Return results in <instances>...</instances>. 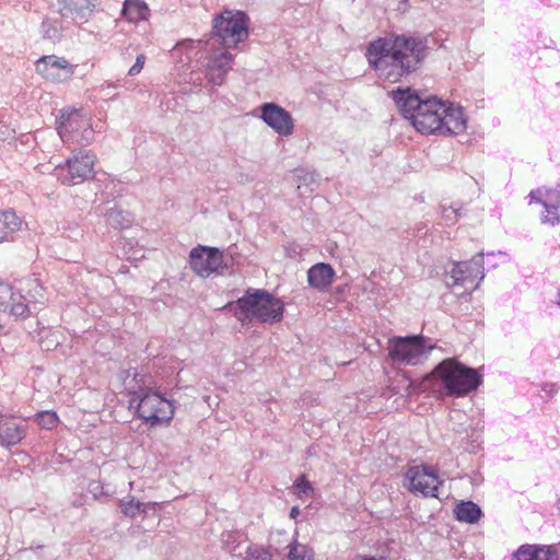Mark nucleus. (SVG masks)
I'll return each instance as SVG.
<instances>
[{
    "label": "nucleus",
    "mask_w": 560,
    "mask_h": 560,
    "mask_svg": "<svg viewBox=\"0 0 560 560\" xmlns=\"http://www.w3.org/2000/svg\"><path fill=\"white\" fill-rule=\"evenodd\" d=\"M284 304L267 291L249 289L235 302L234 315L242 325L254 320L262 324L279 322L283 316Z\"/></svg>",
    "instance_id": "obj_4"
},
{
    "label": "nucleus",
    "mask_w": 560,
    "mask_h": 560,
    "mask_svg": "<svg viewBox=\"0 0 560 560\" xmlns=\"http://www.w3.org/2000/svg\"><path fill=\"white\" fill-rule=\"evenodd\" d=\"M293 490L294 494L299 499H303L305 497L311 495L314 492V488L310 483V481L306 480L305 476H300L293 483Z\"/></svg>",
    "instance_id": "obj_33"
},
{
    "label": "nucleus",
    "mask_w": 560,
    "mask_h": 560,
    "mask_svg": "<svg viewBox=\"0 0 560 560\" xmlns=\"http://www.w3.org/2000/svg\"><path fill=\"white\" fill-rule=\"evenodd\" d=\"M16 291L26 296L22 302L30 305V314L36 310L37 304L45 302V291L37 278H27L20 280L16 284Z\"/></svg>",
    "instance_id": "obj_19"
},
{
    "label": "nucleus",
    "mask_w": 560,
    "mask_h": 560,
    "mask_svg": "<svg viewBox=\"0 0 560 560\" xmlns=\"http://www.w3.org/2000/svg\"><path fill=\"white\" fill-rule=\"evenodd\" d=\"M407 487L412 493L423 497H438L441 481L429 466H413L406 472Z\"/></svg>",
    "instance_id": "obj_13"
},
{
    "label": "nucleus",
    "mask_w": 560,
    "mask_h": 560,
    "mask_svg": "<svg viewBox=\"0 0 560 560\" xmlns=\"http://www.w3.org/2000/svg\"><path fill=\"white\" fill-rule=\"evenodd\" d=\"M36 421L43 429L50 430L57 425L59 418L56 412L45 410L36 415Z\"/></svg>",
    "instance_id": "obj_32"
},
{
    "label": "nucleus",
    "mask_w": 560,
    "mask_h": 560,
    "mask_svg": "<svg viewBox=\"0 0 560 560\" xmlns=\"http://www.w3.org/2000/svg\"><path fill=\"white\" fill-rule=\"evenodd\" d=\"M545 213L541 215V222L556 225L560 222V190L548 192L547 200L542 202Z\"/></svg>",
    "instance_id": "obj_25"
},
{
    "label": "nucleus",
    "mask_w": 560,
    "mask_h": 560,
    "mask_svg": "<svg viewBox=\"0 0 560 560\" xmlns=\"http://www.w3.org/2000/svg\"><path fill=\"white\" fill-rule=\"evenodd\" d=\"M129 488L132 489L133 488V481H130L129 482Z\"/></svg>",
    "instance_id": "obj_39"
},
{
    "label": "nucleus",
    "mask_w": 560,
    "mask_h": 560,
    "mask_svg": "<svg viewBox=\"0 0 560 560\" xmlns=\"http://www.w3.org/2000/svg\"><path fill=\"white\" fill-rule=\"evenodd\" d=\"M106 223L113 229L124 230L131 226L133 217L117 205H113L105 210Z\"/></svg>",
    "instance_id": "obj_24"
},
{
    "label": "nucleus",
    "mask_w": 560,
    "mask_h": 560,
    "mask_svg": "<svg viewBox=\"0 0 560 560\" xmlns=\"http://www.w3.org/2000/svg\"><path fill=\"white\" fill-rule=\"evenodd\" d=\"M558 298H559V299H558V302H557V303H558V305L560 306V290H559V292H558Z\"/></svg>",
    "instance_id": "obj_38"
},
{
    "label": "nucleus",
    "mask_w": 560,
    "mask_h": 560,
    "mask_svg": "<svg viewBox=\"0 0 560 560\" xmlns=\"http://www.w3.org/2000/svg\"><path fill=\"white\" fill-rule=\"evenodd\" d=\"M529 197H530L532 199H534V198H535L534 192H532V194L529 195Z\"/></svg>",
    "instance_id": "obj_41"
},
{
    "label": "nucleus",
    "mask_w": 560,
    "mask_h": 560,
    "mask_svg": "<svg viewBox=\"0 0 560 560\" xmlns=\"http://www.w3.org/2000/svg\"><path fill=\"white\" fill-rule=\"evenodd\" d=\"M36 71L46 80L62 82L73 74L72 66L65 58L43 56L36 61Z\"/></svg>",
    "instance_id": "obj_15"
},
{
    "label": "nucleus",
    "mask_w": 560,
    "mask_h": 560,
    "mask_svg": "<svg viewBox=\"0 0 560 560\" xmlns=\"http://www.w3.org/2000/svg\"><path fill=\"white\" fill-rule=\"evenodd\" d=\"M425 48V42L419 37L389 35L372 42L366 58L380 78L397 82L417 69Z\"/></svg>",
    "instance_id": "obj_1"
},
{
    "label": "nucleus",
    "mask_w": 560,
    "mask_h": 560,
    "mask_svg": "<svg viewBox=\"0 0 560 560\" xmlns=\"http://www.w3.org/2000/svg\"><path fill=\"white\" fill-rule=\"evenodd\" d=\"M145 63V56L143 54L139 55L136 59V62L130 67L128 74L131 77L138 75Z\"/></svg>",
    "instance_id": "obj_35"
},
{
    "label": "nucleus",
    "mask_w": 560,
    "mask_h": 560,
    "mask_svg": "<svg viewBox=\"0 0 560 560\" xmlns=\"http://www.w3.org/2000/svg\"><path fill=\"white\" fill-rule=\"evenodd\" d=\"M147 504L141 503L132 495H127L120 500V510L124 515L135 518L141 513H147Z\"/></svg>",
    "instance_id": "obj_30"
},
{
    "label": "nucleus",
    "mask_w": 560,
    "mask_h": 560,
    "mask_svg": "<svg viewBox=\"0 0 560 560\" xmlns=\"http://www.w3.org/2000/svg\"><path fill=\"white\" fill-rule=\"evenodd\" d=\"M387 349L394 364L418 365L429 358L434 346L428 343L422 336H408L389 339Z\"/></svg>",
    "instance_id": "obj_7"
},
{
    "label": "nucleus",
    "mask_w": 560,
    "mask_h": 560,
    "mask_svg": "<svg viewBox=\"0 0 560 560\" xmlns=\"http://www.w3.org/2000/svg\"><path fill=\"white\" fill-rule=\"evenodd\" d=\"M259 118L280 137H290L294 131L292 115L276 103H264Z\"/></svg>",
    "instance_id": "obj_14"
},
{
    "label": "nucleus",
    "mask_w": 560,
    "mask_h": 560,
    "mask_svg": "<svg viewBox=\"0 0 560 560\" xmlns=\"http://www.w3.org/2000/svg\"><path fill=\"white\" fill-rule=\"evenodd\" d=\"M482 260L483 254L479 253L468 261L454 264L450 271L452 282H448V284L453 288L463 287L464 291L458 294L470 293L476 290L485 277Z\"/></svg>",
    "instance_id": "obj_10"
},
{
    "label": "nucleus",
    "mask_w": 560,
    "mask_h": 560,
    "mask_svg": "<svg viewBox=\"0 0 560 560\" xmlns=\"http://www.w3.org/2000/svg\"><path fill=\"white\" fill-rule=\"evenodd\" d=\"M121 16L131 24L148 21L150 9L143 0H125L121 9Z\"/></svg>",
    "instance_id": "obj_22"
},
{
    "label": "nucleus",
    "mask_w": 560,
    "mask_h": 560,
    "mask_svg": "<svg viewBox=\"0 0 560 560\" xmlns=\"http://www.w3.org/2000/svg\"><path fill=\"white\" fill-rule=\"evenodd\" d=\"M22 226V220L15 212L5 210L0 212V243L11 240Z\"/></svg>",
    "instance_id": "obj_26"
},
{
    "label": "nucleus",
    "mask_w": 560,
    "mask_h": 560,
    "mask_svg": "<svg viewBox=\"0 0 560 560\" xmlns=\"http://www.w3.org/2000/svg\"><path fill=\"white\" fill-rule=\"evenodd\" d=\"M95 161L92 152L79 151L55 167V176L63 185L80 184L93 177Z\"/></svg>",
    "instance_id": "obj_9"
},
{
    "label": "nucleus",
    "mask_w": 560,
    "mask_h": 560,
    "mask_svg": "<svg viewBox=\"0 0 560 560\" xmlns=\"http://www.w3.org/2000/svg\"><path fill=\"white\" fill-rule=\"evenodd\" d=\"M234 56L223 48L211 49L205 58L203 73L208 84L222 86L232 69Z\"/></svg>",
    "instance_id": "obj_11"
},
{
    "label": "nucleus",
    "mask_w": 560,
    "mask_h": 560,
    "mask_svg": "<svg viewBox=\"0 0 560 560\" xmlns=\"http://www.w3.org/2000/svg\"><path fill=\"white\" fill-rule=\"evenodd\" d=\"M439 212L444 224L450 226L458 221L464 209L462 205L444 199L439 206Z\"/></svg>",
    "instance_id": "obj_28"
},
{
    "label": "nucleus",
    "mask_w": 560,
    "mask_h": 560,
    "mask_svg": "<svg viewBox=\"0 0 560 560\" xmlns=\"http://www.w3.org/2000/svg\"><path fill=\"white\" fill-rule=\"evenodd\" d=\"M288 559L289 560H314L315 552L313 548L307 545L299 542L293 539L289 546Z\"/></svg>",
    "instance_id": "obj_29"
},
{
    "label": "nucleus",
    "mask_w": 560,
    "mask_h": 560,
    "mask_svg": "<svg viewBox=\"0 0 560 560\" xmlns=\"http://www.w3.org/2000/svg\"><path fill=\"white\" fill-rule=\"evenodd\" d=\"M299 514H300V510H299V508H298V506H293V508L291 509V511H290V516H291L292 518H295Z\"/></svg>",
    "instance_id": "obj_37"
},
{
    "label": "nucleus",
    "mask_w": 560,
    "mask_h": 560,
    "mask_svg": "<svg viewBox=\"0 0 560 560\" xmlns=\"http://www.w3.org/2000/svg\"><path fill=\"white\" fill-rule=\"evenodd\" d=\"M10 283L0 281V311H9L15 318H24L30 315V305L22 302L25 295L15 292Z\"/></svg>",
    "instance_id": "obj_16"
},
{
    "label": "nucleus",
    "mask_w": 560,
    "mask_h": 560,
    "mask_svg": "<svg viewBox=\"0 0 560 560\" xmlns=\"http://www.w3.org/2000/svg\"><path fill=\"white\" fill-rule=\"evenodd\" d=\"M136 370L128 371L124 381L125 389L129 393L130 406L136 407L137 416L150 428L167 427L175 412L173 401L156 392L148 390L137 381Z\"/></svg>",
    "instance_id": "obj_3"
},
{
    "label": "nucleus",
    "mask_w": 560,
    "mask_h": 560,
    "mask_svg": "<svg viewBox=\"0 0 560 560\" xmlns=\"http://www.w3.org/2000/svg\"><path fill=\"white\" fill-rule=\"evenodd\" d=\"M100 0H58L60 13L77 23H85L96 11Z\"/></svg>",
    "instance_id": "obj_18"
},
{
    "label": "nucleus",
    "mask_w": 560,
    "mask_h": 560,
    "mask_svg": "<svg viewBox=\"0 0 560 560\" xmlns=\"http://www.w3.org/2000/svg\"><path fill=\"white\" fill-rule=\"evenodd\" d=\"M454 514L457 521L474 524L480 520L482 512L476 503L463 501L456 505Z\"/></svg>",
    "instance_id": "obj_27"
},
{
    "label": "nucleus",
    "mask_w": 560,
    "mask_h": 560,
    "mask_svg": "<svg viewBox=\"0 0 560 560\" xmlns=\"http://www.w3.org/2000/svg\"><path fill=\"white\" fill-rule=\"evenodd\" d=\"M431 376L440 382L448 396L463 397L476 390L482 382L477 370L468 368L456 359H445L432 371Z\"/></svg>",
    "instance_id": "obj_5"
},
{
    "label": "nucleus",
    "mask_w": 560,
    "mask_h": 560,
    "mask_svg": "<svg viewBox=\"0 0 560 560\" xmlns=\"http://www.w3.org/2000/svg\"><path fill=\"white\" fill-rule=\"evenodd\" d=\"M246 560H271V555L262 547H248L246 551Z\"/></svg>",
    "instance_id": "obj_34"
},
{
    "label": "nucleus",
    "mask_w": 560,
    "mask_h": 560,
    "mask_svg": "<svg viewBox=\"0 0 560 560\" xmlns=\"http://www.w3.org/2000/svg\"><path fill=\"white\" fill-rule=\"evenodd\" d=\"M42 33L45 38L56 40L60 38L61 25L57 20L46 19L42 23Z\"/></svg>",
    "instance_id": "obj_31"
},
{
    "label": "nucleus",
    "mask_w": 560,
    "mask_h": 560,
    "mask_svg": "<svg viewBox=\"0 0 560 560\" xmlns=\"http://www.w3.org/2000/svg\"><path fill=\"white\" fill-rule=\"evenodd\" d=\"M556 555V549L552 546L523 545L514 556L516 560H553Z\"/></svg>",
    "instance_id": "obj_23"
},
{
    "label": "nucleus",
    "mask_w": 560,
    "mask_h": 560,
    "mask_svg": "<svg viewBox=\"0 0 560 560\" xmlns=\"http://www.w3.org/2000/svg\"><path fill=\"white\" fill-rule=\"evenodd\" d=\"M445 113L442 115L441 130L439 135L452 136L465 132L467 117L460 106L444 102Z\"/></svg>",
    "instance_id": "obj_17"
},
{
    "label": "nucleus",
    "mask_w": 560,
    "mask_h": 560,
    "mask_svg": "<svg viewBox=\"0 0 560 560\" xmlns=\"http://www.w3.org/2000/svg\"><path fill=\"white\" fill-rule=\"evenodd\" d=\"M499 255L503 258L505 257V255L502 252H499Z\"/></svg>",
    "instance_id": "obj_40"
},
{
    "label": "nucleus",
    "mask_w": 560,
    "mask_h": 560,
    "mask_svg": "<svg viewBox=\"0 0 560 560\" xmlns=\"http://www.w3.org/2000/svg\"><path fill=\"white\" fill-rule=\"evenodd\" d=\"M24 436V428L22 422L15 418L0 417V444L15 445Z\"/></svg>",
    "instance_id": "obj_21"
},
{
    "label": "nucleus",
    "mask_w": 560,
    "mask_h": 560,
    "mask_svg": "<svg viewBox=\"0 0 560 560\" xmlns=\"http://www.w3.org/2000/svg\"><path fill=\"white\" fill-rule=\"evenodd\" d=\"M57 131L66 144L88 145L94 138L91 117L79 109H63L57 120Z\"/></svg>",
    "instance_id": "obj_6"
},
{
    "label": "nucleus",
    "mask_w": 560,
    "mask_h": 560,
    "mask_svg": "<svg viewBox=\"0 0 560 560\" xmlns=\"http://www.w3.org/2000/svg\"><path fill=\"white\" fill-rule=\"evenodd\" d=\"M248 23L243 11L224 10L213 20V34L224 47H235L248 37Z\"/></svg>",
    "instance_id": "obj_8"
},
{
    "label": "nucleus",
    "mask_w": 560,
    "mask_h": 560,
    "mask_svg": "<svg viewBox=\"0 0 560 560\" xmlns=\"http://www.w3.org/2000/svg\"><path fill=\"white\" fill-rule=\"evenodd\" d=\"M335 279V270L329 264L318 262L312 266L307 271L308 284L318 290L326 291Z\"/></svg>",
    "instance_id": "obj_20"
},
{
    "label": "nucleus",
    "mask_w": 560,
    "mask_h": 560,
    "mask_svg": "<svg viewBox=\"0 0 560 560\" xmlns=\"http://www.w3.org/2000/svg\"><path fill=\"white\" fill-rule=\"evenodd\" d=\"M89 488H90V491L94 494V497H96L97 495V491L101 489V486H100L98 482L93 481V482L90 483Z\"/></svg>",
    "instance_id": "obj_36"
},
{
    "label": "nucleus",
    "mask_w": 560,
    "mask_h": 560,
    "mask_svg": "<svg viewBox=\"0 0 560 560\" xmlns=\"http://www.w3.org/2000/svg\"><path fill=\"white\" fill-rule=\"evenodd\" d=\"M190 267L200 277L207 278L213 272H220L226 265L223 254L214 247L198 246L191 249Z\"/></svg>",
    "instance_id": "obj_12"
},
{
    "label": "nucleus",
    "mask_w": 560,
    "mask_h": 560,
    "mask_svg": "<svg viewBox=\"0 0 560 560\" xmlns=\"http://www.w3.org/2000/svg\"><path fill=\"white\" fill-rule=\"evenodd\" d=\"M392 97L400 113L419 132L439 135L442 115L445 113L443 101L436 97L422 100L409 88L393 91Z\"/></svg>",
    "instance_id": "obj_2"
}]
</instances>
